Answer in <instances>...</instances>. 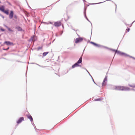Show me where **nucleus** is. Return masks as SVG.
I'll list each match as a JSON object with an SVG mask.
<instances>
[{
  "label": "nucleus",
  "instance_id": "nucleus-6",
  "mask_svg": "<svg viewBox=\"0 0 135 135\" xmlns=\"http://www.w3.org/2000/svg\"><path fill=\"white\" fill-rule=\"evenodd\" d=\"M13 12L12 11H11L9 15V17L10 19H12L13 18Z\"/></svg>",
  "mask_w": 135,
  "mask_h": 135
},
{
  "label": "nucleus",
  "instance_id": "nucleus-18",
  "mask_svg": "<svg viewBox=\"0 0 135 135\" xmlns=\"http://www.w3.org/2000/svg\"><path fill=\"white\" fill-rule=\"evenodd\" d=\"M1 30L2 31H5V30L1 28Z\"/></svg>",
  "mask_w": 135,
  "mask_h": 135
},
{
  "label": "nucleus",
  "instance_id": "nucleus-7",
  "mask_svg": "<svg viewBox=\"0 0 135 135\" xmlns=\"http://www.w3.org/2000/svg\"><path fill=\"white\" fill-rule=\"evenodd\" d=\"M4 44H6L7 45H13V43L10 42L9 41H6L4 42Z\"/></svg>",
  "mask_w": 135,
  "mask_h": 135
},
{
  "label": "nucleus",
  "instance_id": "nucleus-20",
  "mask_svg": "<svg viewBox=\"0 0 135 135\" xmlns=\"http://www.w3.org/2000/svg\"><path fill=\"white\" fill-rule=\"evenodd\" d=\"M133 87H135V86H133Z\"/></svg>",
  "mask_w": 135,
  "mask_h": 135
},
{
  "label": "nucleus",
  "instance_id": "nucleus-12",
  "mask_svg": "<svg viewBox=\"0 0 135 135\" xmlns=\"http://www.w3.org/2000/svg\"><path fill=\"white\" fill-rule=\"evenodd\" d=\"M49 52H44L43 54V56H46L47 54L49 53Z\"/></svg>",
  "mask_w": 135,
  "mask_h": 135
},
{
  "label": "nucleus",
  "instance_id": "nucleus-16",
  "mask_svg": "<svg viewBox=\"0 0 135 135\" xmlns=\"http://www.w3.org/2000/svg\"><path fill=\"white\" fill-rule=\"evenodd\" d=\"M14 18L15 19L17 18V16L16 15H14Z\"/></svg>",
  "mask_w": 135,
  "mask_h": 135
},
{
  "label": "nucleus",
  "instance_id": "nucleus-19",
  "mask_svg": "<svg viewBox=\"0 0 135 135\" xmlns=\"http://www.w3.org/2000/svg\"><path fill=\"white\" fill-rule=\"evenodd\" d=\"M9 49V47H8L6 49H4V50H7L8 49Z\"/></svg>",
  "mask_w": 135,
  "mask_h": 135
},
{
  "label": "nucleus",
  "instance_id": "nucleus-9",
  "mask_svg": "<svg viewBox=\"0 0 135 135\" xmlns=\"http://www.w3.org/2000/svg\"><path fill=\"white\" fill-rule=\"evenodd\" d=\"M0 10L3 12L4 11V6H2L1 7H0Z\"/></svg>",
  "mask_w": 135,
  "mask_h": 135
},
{
  "label": "nucleus",
  "instance_id": "nucleus-10",
  "mask_svg": "<svg viewBox=\"0 0 135 135\" xmlns=\"http://www.w3.org/2000/svg\"><path fill=\"white\" fill-rule=\"evenodd\" d=\"M16 28L17 29L18 31H21L22 29V28L20 27L17 26L16 27Z\"/></svg>",
  "mask_w": 135,
  "mask_h": 135
},
{
  "label": "nucleus",
  "instance_id": "nucleus-13",
  "mask_svg": "<svg viewBox=\"0 0 135 135\" xmlns=\"http://www.w3.org/2000/svg\"><path fill=\"white\" fill-rule=\"evenodd\" d=\"M91 43L96 46H98V45L93 42H91Z\"/></svg>",
  "mask_w": 135,
  "mask_h": 135
},
{
  "label": "nucleus",
  "instance_id": "nucleus-3",
  "mask_svg": "<svg viewBox=\"0 0 135 135\" xmlns=\"http://www.w3.org/2000/svg\"><path fill=\"white\" fill-rule=\"evenodd\" d=\"M83 40V39L82 38H76L75 41V42L76 43H78L79 42H80Z\"/></svg>",
  "mask_w": 135,
  "mask_h": 135
},
{
  "label": "nucleus",
  "instance_id": "nucleus-11",
  "mask_svg": "<svg viewBox=\"0 0 135 135\" xmlns=\"http://www.w3.org/2000/svg\"><path fill=\"white\" fill-rule=\"evenodd\" d=\"M3 12L7 15H8L9 14V10H4Z\"/></svg>",
  "mask_w": 135,
  "mask_h": 135
},
{
  "label": "nucleus",
  "instance_id": "nucleus-1",
  "mask_svg": "<svg viewBox=\"0 0 135 135\" xmlns=\"http://www.w3.org/2000/svg\"><path fill=\"white\" fill-rule=\"evenodd\" d=\"M114 89L115 90H121L122 91H126L130 90L129 88L128 87H124L123 86H115Z\"/></svg>",
  "mask_w": 135,
  "mask_h": 135
},
{
  "label": "nucleus",
  "instance_id": "nucleus-14",
  "mask_svg": "<svg viewBox=\"0 0 135 135\" xmlns=\"http://www.w3.org/2000/svg\"><path fill=\"white\" fill-rule=\"evenodd\" d=\"M7 28L8 30L9 31H10V32L13 31V30H12L11 29V28H9L8 27H7Z\"/></svg>",
  "mask_w": 135,
  "mask_h": 135
},
{
  "label": "nucleus",
  "instance_id": "nucleus-4",
  "mask_svg": "<svg viewBox=\"0 0 135 135\" xmlns=\"http://www.w3.org/2000/svg\"><path fill=\"white\" fill-rule=\"evenodd\" d=\"M61 25V22L60 21H58L55 22L54 25L56 27H59Z\"/></svg>",
  "mask_w": 135,
  "mask_h": 135
},
{
  "label": "nucleus",
  "instance_id": "nucleus-15",
  "mask_svg": "<svg viewBox=\"0 0 135 135\" xmlns=\"http://www.w3.org/2000/svg\"><path fill=\"white\" fill-rule=\"evenodd\" d=\"M105 79H104V81H103V83H102V86H104L105 85L104 84V83L105 82Z\"/></svg>",
  "mask_w": 135,
  "mask_h": 135
},
{
  "label": "nucleus",
  "instance_id": "nucleus-5",
  "mask_svg": "<svg viewBox=\"0 0 135 135\" xmlns=\"http://www.w3.org/2000/svg\"><path fill=\"white\" fill-rule=\"evenodd\" d=\"M24 120V119L23 117H21L17 121V124L20 123L22 121H23Z\"/></svg>",
  "mask_w": 135,
  "mask_h": 135
},
{
  "label": "nucleus",
  "instance_id": "nucleus-2",
  "mask_svg": "<svg viewBox=\"0 0 135 135\" xmlns=\"http://www.w3.org/2000/svg\"><path fill=\"white\" fill-rule=\"evenodd\" d=\"M82 56L80 57L78 62L72 66V68H74L75 67L79 66V64L81 63L82 62Z\"/></svg>",
  "mask_w": 135,
  "mask_h": 135
},
{
  "label": "nucleus",
  "instance_id": "nucleus-17",
  "mask_svg": "<svg viewBox=\"0 0 135 135\" xmlns=\"http://www.w3.org/2000/svg\"><path fill=\"white\" fill-rule=\"evenodd\" d=\"M130 30V29L129 28H128L126 30V31H127V32H129Z\"/></svg>",
  "mask_w": 135,
  "mask_h": 135
},
{
  "label": "nucleus",
  "instance_id": "nucleus-8",
  "mask_svg": "<svg viewBox=\"0 0 135 135\" xmlns=\"http://www.w3.org/2000/svg\"><path fill=\"white\" fill-rule=\"evenodd\" d=\"M27 117L31 121L33 122V119L32 118V117L31 116V115H28L27 116Z\"/></svg>",
  "mask_w": 135,
  "mask_h": 135
}]
</instances>
